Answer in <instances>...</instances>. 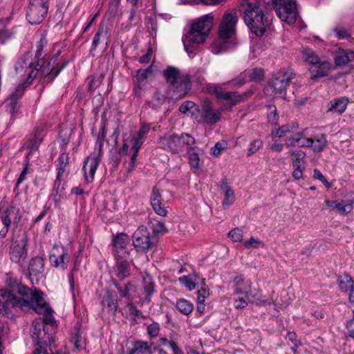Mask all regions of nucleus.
I'll list each match as a JSON object with an SVG mask.
<instances>
[{
    "instance_id": "obj_1",
    "label": "nucleus",
    "mask_w": 354,
    "mask_h": 354,
    "mask_svg": "<svg viewBox=\"0 0 354 354\" xmlns=\"http://www.w3.org/2000/svg\"><path fill=\"white\" fill-rule=\"evenodd\" d=\"M14 306L32 308L37 313H44L48 310L41 292L30 289L17 281L9 279L7 288L0 290V310Z\"/></svg>"
},
{
    "instance_id": "obj_2",
    "label": "nucleus",
    "mask_w": 354,
    "mask_h": 354,
    "mask_svg": "<svg viewBox=\"0 0 354 354\" xmlns=\"http://www.w3.org/2000/svg\"><path fill=\"white\" fill-rule=\"evenodd\" d=\"M168 84L167 91L156 89L151 100L153 108H160L166 100H178L185 97L189 92L192 81L187 73L181 72L178 68L169 66L163 72Z\"/></svg>"
},
{
    "instance_id": "obj_3",
    "label": "nucleus",
    "mask_w": 354,
    "mask_h": 354,
    "mask_svg": "<svg viewBox=\"0 0 354 354\" xmlns=\"http://www.w3.org/2000/svg\"><path fill=\"white\" fill-rule=\"evenodd\" d=\"M245 23L257 36H261L270 26L272 16L264 12L259 0H243L240 7Z\"/></svg>"
},
{
    "instance_id": "obj_4",
    "label": "nucleus",
    "mask_w": 354,
    "mask_h": 354,
    "mask_svg": "<svg viewBox=\"0 0 354 354\" xmlns=\"http://www.w3.org/2000/svg\"><path fill=\"white\" fill-rule=\"evenodd\" d=\"M212 26L213 17L209 15H203L193 21L182 38L185 50L189 56L194 55L198 46L206 40Z\"/></svg>"
},
{
    "instance_id": "obj_5",
    "label": "nucleus",
    "mask_w": 354,
    "mask_h": 354,
    "mask_svg": "<svg viewBox=\"0 0 354 354\" xmlns=\"http://www.w3.org/2000/svg\"><path fill=\"white\" fill-rule=\"evenodd\" d=\"M237 22L238 16L235 12L230 11L223 15L218 28V39L210 46L213 53H223L235 44Z\"/></svg>"
},
{
    "instance_id": "obj_6",
    "label": "nucleus",
    "mask_w": 354,
    "mask_h": 354,
    "mask_svg": "<svg viewBox=\"0 0 354 354\" xmlns=\"http://www.w3.org/2000/svg\"><path fill=\"white\" fill-rule=\"evenodd\" d=\"M58 60V54L53 56L48 62L44 59H39L37 63L34 66L33 69L28 73L25 84L26 86L30 85L33 80L39 75L40 80L48 77V82H52L65 67L66 64H63L59 66Z\"/></svg>"
},
{
    "instance_id": "obj_7",
    "label": "nucleus",
    "mask_w": 354,
    "mask_h": 354,
    "mask_svg": "<svg viewBox=\"0 0 354 354\" xmlns=\"http://www.w3.org/2000/svg\"><path fill=\"white\" fill-rule=\"evenodd\" d=\"M306 131L307 129H304L290 136L286 140V145L288 147H311L313 151L317 153L322 151L327 147L328 142L325 135L321 134L317 138L312 139L308 138Z\"/></svg>"
},
{
    "instance_id": "obj_8",
    "label": "nucleus",
    "mask_w": 354,
    "mask_h": 354,
    "mask_svg": "<svg viewBox=\"0 0 354 354\" xmlns=\"http://www.w3.org/2000/svg\"><path fill=\"white\" fill-rule=\"evenodd\" d=\"M106 136V130L105 125L104 124L101 127L96 142L95 148L97 149V152H93L91 156L86 158L84 162L82 170L84 171L85 181L87 183H91L94 179L95 171L100 162L102 148Z\"/></svg>"
},
{
    "instance_id": "obj_9",
    "label": "nucleus",
    "mask_w": 354,
    "mask_h": 354,
    "mask_svg": "<svg viewBox=\"0 0 354 354\" xmlns=\"http://www.w3.org/2000/svg\"><path fill=\"white\" fill-rule=\"evenodd\" d=\"M275 12L279 18L288 24H293L297 17L295 0H272Z\"/></svg>"
},
{
    "instance_id": "obj_10",
    "label": "nucleus",
    "mask_w": 354,
    "mask_h": 354,
    "mask_svg": "<svg viewBox=\"0 0 354 354\" xmlns=\"http://www.w3.org/2000/svg\"><path fill=\"white\" fill-rule=\"evenodd\" d=\"M294 73L289 72L279 73L277 76L273 77L270 80L265 88V92L266 93H270V94L273 95L285 97L287 86L289 85L290 81L294 78Z\"/></svg>"
},
{
    "instance_id": "obj_11",
    "label": "nucleus",
    "mask_w": 354,
    "mask_h": 354,
    "mask_svg": "<svg viewBox=\"0 0 354 354\" xmlns=\"http://www.w3.org/2000/svg\"><path fill=\"white\" fill-rule=\"evenodd\" d=\"M49 0H29L26 19L32 25L41 23L48 10Z\"/></svg>"
},
{
    "instance_id": "obj_12",
    "label": "nucleus",
    "mask_w": 354,
    "mask_h": 354,
    "mask_svg": "<svg viewBox=\"0 0 354 354\" xmlns=\"http://www.w3.org/2000/svg\"><path fill=\"white\" fill-rule=\"evenodd\" d=\"M207 86L209 87L207 88L209 93L214 94L219 100L229 102L231 106H234L240 102L248 99L254 93L252 89L239 93V92L232 91L225 92L222 90L221 87L215 84H209Z\"/></svg>"
},
{
    "instance_id": "obj_13",
    "label": "nucleus",
    "mask_w": 354,
    "mask_h": 354,
    "mask_svg": "<svg viewBox=\"0 0 354 354\" xmlns=\"http://www.w3.org/2000/svg\"><path fill=\"white\" fill-rule=\"evenodd\" d=\"M21 217L20 210L17 207L11 206L3 211L1 216V221L3 227L0 230V238H5L12 223H13L17 225L21 220Z\"/></svg>"
},
{
    "instance_id": "obj_14",
    "label": "nucleus",
    "mask_w": 354,
    "mask_h": 354,
    "mask_svg": "<svg viewBox=\"0 0 354 354\" xmlns=\"http://www.w3.org/2000/svg\"><path fill=\"white\" fill-rule=\"evenodd\" d=\"M48 306V310L46 312L44 313H40L41 315H44V318H38L35 319L32 323L30 328L31 336L33 341H37L38 337H39L38 334H44L46 335V330H48V326H46V324H53L54 322V318L51 315V309L49 307L48 304L46 303Z\"/></svg>"
},
{
    "instance_id": "obj_15",
    "label": "nucleus",
    "mask_w": 354,
    "mask_h": 354,
    "mask_svg": "<svg viewBox=\"0 0 354 354\" xmlns=\"http://www.w3.org/2000/svg\"><path fill=\"white\" fill-rule=\"evenodd\" d=\"M142 283L138 292V298L141 304H149L156 292L155 283L152 277L147 272L142 274Z\"/></svg>"
},
{
    "instance_id": "obj_16",
    "label": "nucleus",
    "mask_w": 354,
    "mask_h": 354,
    "mask_svg": "<svg viewBox=\"0 0 354 354\" xmlns=\"http://www.w3.org/2000/svg\"><path fill=\"white\" fill-rule=\"evenodd\" d=\"M49 259L54 267L65 270L68 267L71 257L66 248L62 245H55L51 250Z\"/></svg>"
},
{
    "instance_id": "obj_17",
    "label": "nucleus",
    "mask_w": 354,
    "mask_h": 354,
    "mask_svg": "<svg viewBox=\"0 0 354 354\" xmlns=\"http://www.w3.org/2000/svg\"><path fill=\"white\" fill-rule=\"evenodd\" d=\"M133 243L138 250L145 252L151 248L153 243L146 227L140 226L133 233Z\"/></svg>"
},
{
    "instance_id": "obj_18",
    "label": "nucleus",
    "mask_w": 354,
    "mask_h": 354,
    "mask_svg": "<svg viewBox=\"0 0 354 354\" xmlns=\"http://www.w3.org/2000/svg\"><path fill=\"white\" fill-rule=\"evenodd\" d=\"M201 110L202 120L208 124L216 123L221 118V111L214 109L212 102L208 99L203 101Z\"/></svg>"
},
{
    "instance_id": "obj_19",
    "label": "nucleus",
    "mask_w": 354,
    "mask_h": 354,
    "mask_svg": "<svg viewBox=\"0 0 354 354\" xmlns=\"http://www.w3.org/2000/svg\"><path fill=\"white\" fill-rule=\"evenodd\" d=\"M115 264L112 270V276L119 280H123L131 276L130 265L132 260L129 257H115Z\"/></svg>"
},
{
    "instance_id": "obj_20",
    "label": "nucleus",
    "mask_w": 354,
    "mask_h": 354,
    "mask_svg": "<svg viewBox=\"0 0 354 354\" xmlns=\"http://www.w3.org/2000/svg\"><path fill=\"white\" fill-rule=\"evenodd\" d=\"M243 295H245L250 303L258 306L277 305V302L272 298L266 299L265 297L262 295L259 289L252 288V286H250Z\"/></svg>"
},
{
    "instance_id": "obj_21",
    "label": "nucleus",
    "mask_w": 354,
    "mask_h": 354,
    "mask_svg": "<svg viewBox=\"0 0 354 354\" xmlns=\"http://www.w3.org/2000/svg\"><path fill=\"white\" fill-rule=\"evenodd\" d=\"M26 237H22L12 242L10 248V258L12 262L18 263L24 257L26 256Z\"/></svg>"
},
{
    "instance_id": "obj_22",
    "label": "nucleus",
    "mask_w": 354,
    "mask_h": 354,
    "mask_svg": "<svg viewBox=\"0 0 354 354\" xmlns=\"http://www.w3.org/2000/svg\"><path fill=\"white\" fill-rule=\"evenodd\" d=\"M158 145L162 149L174 153H178L181 149L180 139L176 134L165 135L159 139Z\"/></svg>"
},
{
    "instance_id": "obj_23",
    "label": "nucleus",
    "mask_w": 354,
    "mask_h": 354,
    "mask_svg": "<svg viewBox=\"0 0 354 354\" xmlns=\"http://www.w3.org/2000/svg\"><path fill=\"white\" fill-rule=\"evenodd\" d=\"M150 201L151 207L156 214L162 217L167 216L168 214L167 207L166 204L162 202L160 192L156 187H154L152 189Z\"/></svg>"
},
{
    "instance_id": "obj_24",
    "label": "nucleus",
    "mask_w": 354,
    "mask_h": 354,
    "mask_svg": "<svg viewBox=\"0 0 354 354\" xmlns=\"http://www.w3.org/2000/svg\"><path fill=\"white\" fill-rule=\"evenodd\" d=\"M129 238L126 234H119L113 239L115 257H129V252L127 248Z\"/></svg>"
},
{
    "instance_id": "obj_25",
    "label": "nucleus",
    "mask_w": 354,
    "mask_h": 354,
    "mask_svg": "<svg viewBox=\"0 0 354 354\" xmlns=\"http://www.w3.org/2000/svg\"><path fill=\"white\" fill-rule=\"evenodd\" d=\"M33 62L32 55L30 53H26L20 57L15 65L16 73L19 76H24L26 73H28L33 69Z\"/></svg>"
},
{
    "instance_id": "obj_26",
    "label": "nucleus",
    "mask_w": 354,
    "mask_h": 354,
    "mask_svg": "<svg viewBox=\"0 0 354 354\" xmlns=\"http://www.w3.org/2000/svg\"><path fill=\"white\" fill-rule=\"evenodd\" d=\"M44 268V263L42 257H36L32 258L29 263L28 271L29 277L31 281H38L42 276Z\"/></svg>"
},
{
    "instance_id": "obj_27",
    "label": "nucleus",
    "mask_w": 354,
    "mask_h": 354,
    "mask_svg": "<svg viewBox=\"0 0 354 354\" xmlns=\"http://www.w3.org/2000/svg\"><path fill=\"white\" fill-rule=\"evenodd\" d=\"M26 87L25 82L18 85L8 100V110L12 115L18 111V100L23 95L24 91Z\"/></svg>"
},
{
    "instance_id": "obj_28",
    "label": "nucleus",
    "mask_w": 354,
    "mask_h": 354,
    "mask_svg": "<svg viewBox=\"0 0 354 354\" xmlns=\"http://www.w3.org/2000/svg\"><path fill=\"white\" fill-rule=\"evenodd\" d=\"M332 68V64L327 61H319L317 64L309 67L312 78L327 76Z\"/></svg>"
},
{
    "instance_id": "obj_29",
    "label": "nucleus",
    "mask_w": 354,
    "mask_h": 354,
    "mask_svg": "<svg viewBox=\"0 0 354 354\" xmlns=\"http://www.w3.org/2000/svg\"><path fill=\"white\" fill-rule=\"evenodd\" d=\"M299 128L298 124H293L292 125H283L279 129L272 131L271 136L273 139L281 138L286 137L288 139L290 136L297 133L296 131ZM286 140H285L286 142Z\"/></svg>"
},
{
    "instance_id": "obj_30",
    "label": "nucleus",
    "mask_w": 354,
    "mask_h": 354,
    "mask_svg": "<svg viewBox=\"0 0 354 354\" xmlns=\"http://www.w3.org/2000/svg\"><path fill=\"white\" fill-rule=\"evenodd\" d=\"M153 342L137 340L133 344V348L128 354H152L156 348L153 347Z\"/></svg>"
},
{
    "instance_id": "obj_31",
    "label": "nucleus",
    "mask_w": 354,
    "mask_h": 354,
    "mask_svg": "<svg viewBox=\"0 0 354 354\" xmlns=\"http://www.w3.org/2000/svg\"><path fill=\"white\" fill-rule=\"evenodd\" d=\"M145 139L141 138L140 136L135 134L133 136L132 138L129 140L131 150L133 151V154L131 157V162L129 163V171L133 170L135 167V162L139 151L140 148L144 143Z\"/></svg>"
},
{
    "instance_id": "obj_32",
    "label": "nucleus",
    "mask_w": 354,
    "mask_h": 354,
    "mask_svg": "<svg viewBox=\"0 0 354 354\" xmlns=\"http://www.w3.org/2000/svg\"><path fill=\"white\" fill-rule=\"evenodd\" d=\"M38 335L39 336L38 340L33 341L36 346L33 354H48L46 346L53 340L51 335L48 333V330H46V335L42 333H39Z\"/></svg>"
},
{
    "instance_id": "obj_33",
    "label": "nucleus",
    "mask_w": 354,
    "mask_h": 354,
    "mask_svg": "<svg viewBox=\"0 0 354 354\" xmlns=\"http://www.w3.org/2000/svg\"><path fill=\"white\" fill-rule=\"evenodd\" d=\"M102 305L104 308H106L109 311H116L118 307L117 294L113 291H106L102 299Z\"/></svg>"
},
{
    "instance_id": "obj_34",
    "label": "nucleus",
    "mask_w": 354,
    "mask_h": 354,
    "mask_svg": "<svg viewBox=\"0 0 354 354\" xmlns=\"http://www.w3.org/2000/svg\"><path fill=\"white\" fill-rule=\"evenodd\" d=\"M252 282L245 280L242 275L236 276L233 279V289L236 295H243L252 286Z\"/></svg>"
},
{
    "instance_id": "obj_35",
    "label": "nucleus",
    "mask_w": 354,
    "mask_h": 354,
    "mask_svg": "<svg viewBox=\"0 0 354 354\" xmlns=\"http://www.w3.org/2000/svg\"><path fill=\"white\" fill-rule=\"evenodd\" d=\"M44 136L42 130H35L33 137L26 143L27 148L30 149L27 154V158H28L32 151L38 149L39 145L44 139Z\"/></svg>"
},
{
    "instance_id": "obj_36",
    "label": "nucleus",
    "mask_w": 354,
    "mask_h": 354,
    "mask_svg": "<svg viewBox=\"0 0 354 354\" xmlns=\"http://www.w3.org/2000/svg\"><path fill=\"white\" fill-rule=\"evenodd\" d=\"M114 284L122 297H127L128 299H133L138 297L136 288L131 283H127L124 289L118 283L114 282Z\"/></svg>"
},
{
    "instance_id": "obj_37",
    "label": "nucleus",
    "mask_w": 354,
    "mask_h": 354,
    "mask_svg": "<svg viewBox=\"0 0 354 354\" xmlns=\"http://www.w3.org/2000/svg\"><path fill=\"white\" fill-rule=\"evenodd\" d=\"M348 102L346 97H341L331 101L328 104V111L335 113H342L346 109Z\"/></svg>"
},
{
    "instance_id": "obj_38",
    "label": "nucleus",
    "mask_w": 354,
    "mask_h": 354,
    "mask_svg": "<svg viewBox=\"0 0 354 354\" xmlns=\"http://www.w3.org/2000/svg\"><path fill=\"white\" fill-rule=\"evenodd\" d=\"M301 53L302 59L308 64L309 67L317 64L321 61L312 49L303 48Z\"/></svg>"
},
{
    "instance_id": "obj_39",
    "label": "nucleus",
    "mask_w": 354,
    "mask_h": 354,
    "mask_svg": "<svg viewBox=\"0 0 354 354\" xmlns=\"http://www.w3.org/2000/svg\"><path fill=\"white\" fill-rule=\"evenodd\" d=\"M301 53L302 59L308 64L309 67L317 64L321 61L312 49L303 48Z\"/></svg>"
},
{
    "instance_id": "obj_40",
    "label": "nucleus",
    "mask_w": 354,
    "mask_h": 354,
    "mask_svg": "<svg viewBox=\"0 0 354 354\" xmlns=\"http://www.w3.org/2000/svg\"><path fill=\"white\" fill-rule=\"evenodd\" d=\"M149 225L155 234H162L167 232L165 223L153 217L149 218Z\"/></svg>"
},
{
    "instance_id": "obj_41",
    "label": "nucleus",
    "mask_w": 354,
    "mask_h": 354,
    "mask_svg": "<svg viewBox=\"0 0 354 354\" xmlns=\"http://www.w3.org/2000/svg\"><path fill=\"white\" fill-rule=\"evenodd\" d=\"M176 308L183 315H188L192 312L194 305L187 299H180L176 301Z\"/></svg>"
},
{
    "instance_id": "obj_42",
    "label": "nucleus",
    "mask_w": 354,
    "mask_h": 354,
    "mask_svg": "<svg viewBox=\"0 0 354 354\" xmlns=\"http://www.w3.org/2000/svg\"><path fill=\"white\" fill-rule=\"evenodd\" d=\"M198 279L196 274L184 275L179 278V281L185 286L189 290H192L196 288L195 281Z\"/></svg>"
},
{
    "instance_id": "obj_43",
    "label": "nucleus",
    "mask_w": 354,
    "mask_h": 354,
    "mask_svg": "<svg viewBox=\"0 0 354 354\" xmlns=\"http://www.w3.org/2000/svg\"><path fill=\"white\" fill-rule=\"evenodd\" d=\"M338 284L340 290L346 292L354 286V281L350 275L344 274L339 278Z\"/></svg>"
},
{
    "instance_id": "obj_44",
    "label": "nucleus",
    "mask_w": 354,
    "mask_h": 354,
    "mask_svg": "<svg viewBox=\"0 0 354 354\" xmlns=\"http://www.w3.org/2000/svg\"><path fill=\"white\" fill-rule=\"evenodd\" d=\"M354 201L350 200L348 201H337L335 209L342 215H346L350 213L353 209V203Z\"/></svg>"
},
{
    "instance_id": "obj_45",
    "label": "nucleus",
    "mask_w": 354,
    "mask_h": 354,
    "mask_svg": "<svg viewBox=\"0 0 354 354\" xmlns=\"http://www.w3.org/2000/svg\"><path fill=\"white\" fill-rule=\"evenodd\" d=\"M221 189L224 192V199L223 201V205H230L234 203V193L230 187L225 183L221 185Z\"/></svg>"
},
{
    "instance_id": "obj_46",
    "label": "nucleus",
    "mask_w": 354,
    "mask_h": 354,
    "mask_svg": "<svg viewBox=\"0 0 354 354\" xmlns=\"http://www.w3.org/2000/svg\"><path fill=\"white\" fill-rule=\"evenodd\" d=\"M106 34H107L106 28L104 26V24H100L98 30H97V32L95 33V35L93 37V41H92L91 53H92V52L96 49L97 46L100 44L101 36H102V35L106 36Z\"/></svg>"
},
{
    "instance_id": "obj_47",
    "label": "nucleus",
    "mask_w": 354,
    "mask_h": 354,
    "mask_svg": "<svg viewBox=\"0 0 354 354\" xmlns=\"http://www.w3.org/2000/svg\"><path fill=\"white\" fill-rule=\"evenodd\" d=\"M64 175L57 174L56 180L54 183V186L53 188V193L54 195H58L61 197L64 193V190L65 189L64 183Z\"/></svg>"
},
{
    "instance_id": "obj_48",
    "label": "nucleus",
    "mask_w": 354,
    "mask_h": 354,
    "mask_svg": "<svg viewBox=\"0 0 354 354\" xmlns=\"http://www.w3.org/2000/svg\"><path fill=\"white\" fill-rule=\"evenodd\" d=\"M104 74L93 75L88 77V88L91 91H95L99 87L104 80Z\"/></svg>"
},
{
    "instance_id": "obj_49",
    "label": "nucleus",
    "mask_w": 354,
    "mask_h": 354,
    "mask_svg": "<svg viewBox=\"0 0 354 354\" xmlns=\"http://www.w3.org/2000/svg\"><path fill=\"white\" fill-rule=\"evenodd\" d=\"M68 154L66 152H62L60 153L58 158V166H57V174L59 175H64L65 173V169L68 163Z\"/></svg>"
},
{
    "instance_id": "obj_50",
    "label": "nucleus",
    "mask_w": 354,
    "mask_h": 354,
    "mask_svg": "<svg viewBox=\"0 0 354 354\" xmlns=\"http://www.w3.org/2000/svg\"><path fill=\"white\" fill-rule=\"evenodd\" d=\"M250 73V80L253 82H261L264 78L265 72L262 68H254L248 70Z\"/></svg>"
},
{
    "instance_id": "obj_51",
    "label": "nucleus",
    "mask_w": 354,
    "mask_h": 354,
    "mask_svg": "<svg viewBox=\"0 0 354 354\" xmlns=\"http://www.w3.org/2000/svg\"><path fill=\"white\" fill-rule=\"evenodd\" d=\"M205 73V70L199 69L193 76V82H196L198 86H206L205 90L208 92L207 88L209 87L207 85L210 84H206V80L204 76Z\"/></svg>"
},
{
    "instance_id": "obj_52",
    "label": "nucleus",
    "mask_w": 354,
    "mask_h": 354,
    "mask_svg": "<svg viewBox=\"0 0 354 354\" xmlns=\"http://www.w3.org/2000/svg\"><path fill=\"white\" fill-rule=\"evenodd\" d=\"M250 80V73H248V70L244 71L241 73L237 77L232 80V83L235 86H241Z\"/></svg>"
},
{
    "instance_id": "obj_53",
    "label": "nucleus",
    "mask_w": 354,
    "mask_h": 354,
    "mask_svg": "<svg viewBox=\"0 0 354 354\" xmlns=\"http://www.w3.org/2000/svg\"><path fill=\"white\" fill-rule=\"evenodd\" d=\"M269 113H268V120L269 123L272 125L278 124L279 115L277 113V109L274 106H270L268 107Z\"/></svg>"
},
{
    "instance_id": "obj_54",
    "label": "nucleus",
    "mask_w": 354,
    "mask_h": 354,
    "mask_svg": "<svg viewBox=\"0 0 354 354\" xmlns=\"http://www.w3.org/2000/svg\"><path fill=\"white\" fill-rule=\"evenodd\" d=\"M243 244L248 249L259 248L263 246V243L261 241L253 236L250 237L248 241H243Z\"/></svg>"
},
{
    "instance_id": "obj_55",
    "label": "nucleus",
    "mask_w": 354,
    "mask_h": 354,
    "mask_svg": "<svg viewBox=\"0 0 354 354\" xmlns=\"http://www.w3.org/2000/svg\"><path fill=\"white\" fill-rule=\"evenodd\" d=\"M152 73V68L151 66H149L148 68L145 69H139L137 71L136 74V79L137 81L140 83L145 80H146L149 75Z\"/></svg>"
},
{
    "instance_id": "obj_56",
    "label": "nucleus",
    "mask_w": 354,
    "mask_h": 354,
    "mask_svg": "<svg viewBox=\"0 0 354 354\" xmlns=\"http://www.w3.org/2000/svg\"><path fill=\"white\" fill-rule=\"evenodd\" d=\"M335 62L337 66H345L349 62V59L346 55V50L341 51L335 57Z\"/></svg>"
},
{
    "instance_id": "obj_57",
    "label": "nucleus",
    "mask_w": 354,
    "mask_h": 354,
    "mask_svg": "<svg viewBox=\"0 0 354 354\" xmlns=\"http://www.w3.org/2000/svg\"><path fill=\"white\" fill-rule=\"evenodd\" d=\"M334 32L339 39H347L351 36L348 30L342 26H336L334 29Z\"/></svg>"
},
{
    "instance_id": "obj_58",
    "label": "nucleus",
    "mask_w": 354,
    "mask_h": 354,
    "mask_svg": "<svg viewBox=\"0 0 354 354\" xmlns=\"http://www.w3.org/2000/svg\"><path fill=\"white\" fill-rule=\"evenodd\" d=\"M263 146V142L261 140L252 141L248 149V156H250L256 153Z\"/></svg>"
},
{
    "instance_id": "obj_59",
    "label": "nucleus",
    "mask_w": 354,
    "mask_h": 354,
    "mask_svg": "<svg viewBox=\"0 0 354 354\" xmlns=\"http://www.w3.org/2000/svg\"><path fill=\"white\" fill-rule=\"evenodd\" d=\"M228 236L234 242H241L243 239V232L239 228L236 227L228 233Z\"/></svg>"
},
{
    "instance_id": "obj_60",
    "label": "nucleus",
    "mask_w": 354,
    "mask_h": 354,
    "mask_svg": "<svg viewBox=\"0 0 354 354\" xmlns=\"http://www.w3.org/2000/svg\"><path fill=\"white\" fill-rule=\"evenodd\" d=\"M199 160V156L197 153L194 151L189 153V162L192 167L198 169Z\"/></svg>"
},
{
    "instance_id": "obj_61",
    "label": "nucleus",
    "mask_w": 354,
    "mask_h": 354,
    "mask_svg": "<svg viewBox=\"0 0 354 354\" xmlns=\"http://www.w3.org/2000/svg\"><path fill=\"white\" fill-rule=\"evenodd\" d=\"M227 143L224 141L218 142L215 144V145L211 149L212 154L217 156L221 152L226 148Z\"/></svg>"
},
{
    "instance_id": "obj_62",
    "label": "nucleus",
    "mask_w": 354,
    "mask_h": 354,
    "mask_svg": "<svg viewBox=\"0 0 354 354\" xmlns=\"http://www.w3.org/2000/svg\"><path fill=\"white\" fill-rule=\"evenodd\" d=\"M160 326L156 322H153L147 326V333L152 337H157L159 334Z\"/></svg>"
},
{
    "instance_id": "obj_63",
    "label": "nucleus",
    "mask_w": 354,
    "mask_h": 354,
    "mask_svg": "<svg viewBox=\"0 0 354 354\" xmlns=\"http://www.w3.org/2000/svg\"><path fill=\"white\" fill-rule=\"evenodd\" d=\"M313 178L320 180L328 188L331 185L330 183H329L326 178L323 176L322 172L317 169H315L313 170Z\"/></svg>"
},
{
    "instance_id": "obj_64",
    "label": "nucleus",
    "mask_w": 354,
    "mask_h": 354,
    "mask_svg": "<svg viewBox=\"0 0 354 354\" xmlns=\"http://www.w3.org/2000/svg\"><path fill=\"white\" fill-rule=\"evenodd\" d=\"M179 138L180 139L181 148L184 145H192L195 142L194 138L187 133L182 134Z\"/></svg>"
}]
</instances>
